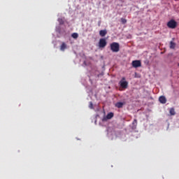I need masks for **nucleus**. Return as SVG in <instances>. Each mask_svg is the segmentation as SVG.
Instances as JSON below:
<instances>
[{
	"instance_id": "nucleus-1",
	"label": "nucleus",
	"mask_w": 179,
	"mask_h": 179,
	"mask_svg": "<svg viewBox=\"0 0 179 179\" xmlns=\"http://www.w3.org/2000/svg\"><path fill=\"white\" fill-rule=\"evenodd\" d=\"M110 50L113 52H118L120 51V43L113 42L110 44Z\"/></svg>"
},
{
	"instance_id": "nucleus-14",
	"label": "nucleus",
	"mask_w": 179,
	"mask_h": 179,
	"mask_svg": "<svg viewBox=\"0 0 179 179\" xmlns=\"http://www.w3.org/2000/svg\"><path fill=\"white\" fill-rule=\"evenodd\" d=\"M58 22H59V24H64V23H65V22L64 21V19H62V18H59Z\"/></svg>"
},
{
	"instance_id": "nucleus-15",
	"label": "nucleus",
	"mask_w": 179,
	"mask_h": 179,
	"mask_svg": "<svg viewBox=\"0 0 179 179\" xmlns=\"http://www.w3.org/2000/svg\"><path fill=\"white\" fill-rule=\"evenodd\" d=\"M132 124L134 125V127H136V125H138V120L136 119H134Z\"/></svg>"
},
{
	"instance_id": "nucleus-17",
	"label": "nucleus",
	"mask_w": 179,
	"mask_h": 179,
	"mask_svg": "<svg viewBox=\"0 0 179 179\" xmlns=\"http://www.w3.org/2000/svg\"><path fill=\"white\" fill-rule=\"evenodd\" d=\"M90 108H93V103L90 102V106H89Z\"/></svg>"
},
{
	"instance_id": "nucleus-8",
	"label": "nucleus",
	"mask_w": 179,
	"mask_h": 179,
	"mask_svg": "<svg viewBox=\"0 0 179 179\" xmlns=\"http://www.w3.org/2000/svg\"><path fill=\"white\" fill-rule=\"evenodd\" d=\"M68 48V46L66 45V43L65 42H63L62 45H60V51H65Z\"/></svg>"
},
{
	"instance_id": "nucleus-4",
	"label": "nucleus",
	"mask_w": 179,
	"mask_h": 179,
	"mask_svg": "<svg viewBox=\"0 0 179 179\" xmlns=\"http://www.w3.org/2000/svg\"><path fill=\"white\" fill-rule=\"evenodd\" d=\"M107 45V41L106 38H101L99 42V48H104Z\"/></svg>"
},
{
	"instance_id": "nucleus-6",
	"label": "nucleus",
	"mask_w": 179,
	"mask_h": 179,
	"mask_svg": "<svg viewBox=\"0 0 179 179\" xmlns=\"http://www.w3.org/2000/svg\"><path fill=\"white\" fill-rule=\"evenodd\" d=\"M113 117H114V113H113V112H110V113H108L106 117H104L102 119V121H107V120H111V118H113Z\"/></svg>"
},
{
	"instance_id": "nucleus-2",
	"label": "nucleus",
	"mask_w": 179,
	"mask_h": 179,
	"mask_svg": "<svg viewBox=\"0 0 179 179\" xmlns=\"http://www.w3.org/2000/svg\"><path fill=\"white\" fill-rule=\"evenodd\" d=\"M167 26L169 29H176V27H177V22L174 20H171L168 22Z\"/></svg>"
},
{
	"instance_id": "nucleus-7",
	"label": "nucleus",
	"mask_w": 179,
	"mask_h": 179,
	"mask_svg": "<svg viewBox=\"0 0 179 179\" xmlns=\"http://www.w3.org/2000/svg\"><path fill=\"white\" fill-rule=\"evenodd\" d=\"M159 101L162 103V104H166V103H167V99H166V96H161L159 98Z\"/></svg>"
},
{
	"instance_id": "nucleus-16",
	"label": "nucleus",
	"mask_w": 179,
	"mask_h": 179,
	"mask_svg": "<svg viewBox=\"0 0 179 179\" xmlns=\"http://www.w3.org/2000/svg\"><path fill=\"white\" fill-rule=\"evenodd\" d=\"M121 22L122 23V24H125V23H127V19L121 18Z\"/></svg>"
},
{
	"instance_id": "nucleus-12",
	"label": "nucleus",
	"mask_w": 179,
	"mask_h": 179,
	"mask_svg": "<svg viewBox=\"0 0 179 179\" xmlns=\"http://www.w3.org/2000/svg\"><path fill=\"white\" fill-rule=\"evenodd\" d=\"M171 115H176V110L173 108H171L169 111Z\"/></svg>"
},
{
	"instance_id": "nucleus-13",
	"label": "nucleus",
	"mask_w": 179,
	"mask_h": 179,
	"mask_svg": "<svg viewBox=\"0 0 179 179\" xmlns=\"http://www.w3.org/2000/svg\"><path fill=\"white\" fill-rule=\"evenodd\" d=\"M71 37H73V38H78V37H79V34H78V33H73L71 34Z\"/></svg>"
},
{
	"instance_id": "nucleus-11",
	"label": "nucleus",
	"mask_w": 179,
	"mask_h": 179,
	"mask_svg": "<svg viewBox=\"0 0 179 179\" xmlns=\"http://www.w3.org/2000/svg\"><path fill=\"white\" fill-rule=\"evenodd\" d=\"M170 48L174 50L176 48V43L171 41L170 42Z\"/></svg>"
},
{
	"instance_id": "nucleus-3",
	"label": "nucleus",
	"mask_w": 179,
	"mask_h": 179,
	"mask_svg": "<svg viewBox=\"0 0 179 179\" xmlns=\"http://www.w3.org/2000/svg\"><path fill=\"white\" fill-rule=\"evenodd\" d=\"M120 85L122 89H127L128 87V82L125 81V77H123L120 81Z\"/></svg>"
},
{
	"instance_id": "nucleus-5",
	"label": "nucleus",
	"mask_w": 179,
	"mask_h": 179,
	"mask_svg": "<svg viewBox=\"0 0 179 179\" xmlns=\"http://www.w3.org/2000/svg\"><path fill=\"white\" fill-rule=\"evenodd\" d=\"M131 65L133 68H139L140 66H142V63L141 62V60H134Z\"/></svg>"
},
{
	"instance_id": "nucleus-9",
	"label": "nucleus",
	"mask_w": 179,
	"mask_h": 179,
	"mask_svg": "<svg viewBox=\"0 0 179 179\" xmlns=\"http://www.w3.org/2000/svg\"><path fill=\"white\" fill-rule=\"evenodd\" d=\"M124 102H117L115 103V107L117 108H122V107H124Z\"/></svg>"
},
{
	"instance_id": "nucleus-10",
	"label": "nucleus",
	"mask_w": 179,
	"mask_h": 179,
	"mask_svg": "<svg viewBox=\"0 0 179 179\" xmlns=\"http://www.w3.org/2000/svg\"><path fill=\"white\" fill-rule=\"evenodd\" d=\"M106 34H107V30L104 29V30H101L99 31V35L101 36V37H104L106 36Z\"/></svg>"
},
{
	"instance_id": "nucleus-18",
	"label": "nucleus",
	"mask_w": 179,
	"mask_h": 179,
	"mask_svg": "<svg viewBox=\"0 0 179 179\" xmlns=\"http://www.w3.org/2000/svg\"><path fill=\"white\" fill-rule=\"evenodd\" d=\"M178 66H179V64H178Z\"/></svg>"
}]
</instances>
